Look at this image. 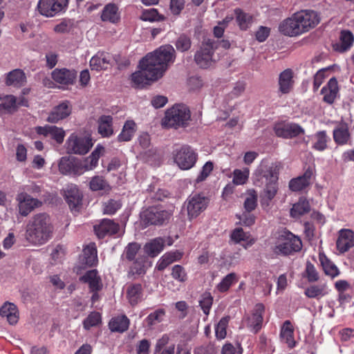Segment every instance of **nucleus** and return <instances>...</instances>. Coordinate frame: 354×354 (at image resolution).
<instances>
[{"mask_svg":"<svg viewBox=\"0 0 354 354\" xmlns=\"http://www.w3.org/2000/svg\"><path fill=\"white\" fill-rule=\"evenodd\" d=\"M175 58L176 53L172 46H161L140 61L139 71L131 75L133 82L137 86H143L158 80L174 62Z\"/></svg>","mask_w":354,"mask_h":354,"instance_id":"1","label":"nucleus"},{"mask_svg":"<svg viewBox=\"0 0 354 354\" xmlns=\"http://www.w3.org/2000/svg\"><path fill=\"white\" fill-rule=\"evenodd\" d=\"M54 225L50 215L37 213L28 221L25 232L26 241L34 245H42L53 237Z\"/></svg>","mask_w":354,"mask_h":354,"instance_id":"2","label":"nucleus"},{"mask_svg":"<svg viewBox=\"0 0 354 354\" xmlns=\"http://www.w3.org/2000/svg\"><path fill=\"white\" fill-rule=\"evenodd\" d=\"M280 169L281 165L279 163L263 160L254 173V185L263 187V196L270 201L277 193Z\"/></svg>","mask_w":354,"mask_h":354,"instance_id":"3","label":"nucleus"},{"mask_svg":"<svg viewBox=\"0 0 354 354\" xmlns=\"http://www.w3.org/2000/svg\"><path fill=\"white\" fill-rule=\"evenodd\" d=\"M191 120V113L184 104H175L165 112L162 125L166 128L185 127Z\"/></svg>","mask_w":354,"mask_h":354,"instance_id":"4","label":"nucleus"},{"mask_svg":"<svg viewBox=\"0 0 354 354\" xmlns=\"http://www.w3.org/2000/svg\"><path fill=\"white\" fill-rule=\"evenodd\" d=\"M301 248V239L292 233L285 231L279 236L273 251L279 255H288L299 251Z\"/></svg>","mask_w":354,"mask_h":354,"instance_id":"5","label":"nucleus"},{"mask_svg":"<svg viewBox=\"0 0 354 354\" xmlns=\"http://www.w3.org/2000/svg\"><path fill=\"white\" fill-rule=\"evenodd\" d=\"M65 145L68 153L84 155L91 149L93 142L89 136L73 133L68 136Z\"/></svg>","mask_w":354,"mask_h":354,"instance_id":"6","label":"nucleus"},{"mask_svg":"<svg viewBox=\"0 0 354 354\" xmlns=\"http://www.w3.org/2000/svg\"><path fill=\"white\" fill-rule=\"evenodd\" d=\"M68 5V0H39L37 10L41 15L51 18L65 12Z\"/></svg>","mask_w":354,"mask_h":354,"instance_id":"7","label":"nucleus"},{"mask_svg":"<svg viewBox=\"0 0 354 354\" xmlns=\"http://www.w3.org/2000/svg\"><path fill=\"white\" fill-rule=\"evenodd\" d=\"M209 203L207 198L202 194L189 196L185 203L189 220L196 218L207 208Z\"/></svg>","mask_w":354,"mask_h":354,"instance_id":"8","label":"nucleus"},{"mask_svg":"<svg viewBox=\"0 0 354 354\" xmlns=\"http://www.w3.org/2000/svg\"><path fill=\"white\" fill-rule=\"evenodd\" d=\"M15 199L19 214L22 216H27L35 209L42 205L41 201L25 192H19Z\"/></svg>","mask_w":354,"mask_h":354,"instance_id":"9","label":"nucleus"},{"mask_svg":"<svg viewBox=\"0 0 354 354\" xmlns=\"http://www.w3.org/2000/svg\"><path fill=\"white\" fill-rule=\"evenodd\" d=\"M171 213L160 207H151L144 211L141 218L145 225H162L171 216Z\"/></svg>","mask_w":354,"mask_h":354,"instance_id":"10","label":"nucleus"},{"mask_svg":"<svg viewBox=\"0 0 354 354\" xmlns=\"http://www.w3.org/2000/svg\"><path fill=\"white\" fill-rule=\"evenodd\" d=\"M196 158V154L191 147L183 146L176 151L174 161L181 169L187 170L194 167Z\"/></svg>","mask_w":354,"mask_h":354,"instance_id":"11","label":"nucleus"},{"mask_svg":"<svg viewBox=\"0 0 354 354\" xmlns=\"http://www.w3.org/2000/svg\"><path fill=\"white\" fill-rule=\"evenodd\" d=\"M275 134L283 138H292L304 133V129L298 124L279 122L274 127Z\"/></svg>","mask_w":354,"mask_h":354,"instance_id":"12","label":"nucleus"},{"mask_svg":"<svg viewBox=\"0 0 354 354\" xmlns=\"http://www.w3.org/2000/svg\"><path fill=\"white\" fill-rule=\"evenodd\" d=\"M301 26L296 13H295L291 17L283 20L280 24L279 29L284 35L296 37L304 33Z\"/></svg>","mask_w":354,"mask_h":354,"instance_id":"13","label":"nucleus"},{"mask_svg":"<svg viewBox=\"0 0 354 354\" xmlns=\"http://www.w3.org/2000/svg\"><path fill=\"white\" fill-rule=\"evenodd\" d=\"M65 199L68 204L72 212H79L82 200V194L77 185H68L64 189Z\"/></svg>","mask_w":354,"mask_h":354,"instance_id":"14","label":"nucleus"},{"mask_svg":"<svg viewBox=\"0 0 354 354\" xmlns=\"http://www.w3.org/2000/svg\"><path fill=\"white\" fill-rule=\"evenodd\" d=\"M296 15L304 33L315 28L320 21L319 16L313 10H301L296 12Z\"/></svg>","mask_w":354,"mask_h":354,"instance_id":"15","label":"nucleus"},{"mask_svg":"<svg viewBox=\"0 0 354 354\" xmlns=\"http://www.w3.org/2000/svg\"><path fill=\"white\" fill-rule=\"evenodd\" d=\"M337 250L343 254L354 247V232L350 229H342L338 232L336 241Z\"/></svg>","mask_w":354,"mask_h":354,"instance_id":"16","label":"nucleus"},{"mask_svg":"<svg viewBox=\"0 0 354 354\" xmlns=\"http://www.w3.org/2000/svg\"><path fill=\"white\" fill-rule=\"evenodd\" d=\"M35 131L39 135H42L45 137L50 136L58 144L63 142L66 135L65 131L62 128L53 125L36 127Z\"/></svg>","mask_w":354,"mask_h":354,"instance_id":"17","label":"nucleus"},{"mask_svg":"<svg viewBox=\"0 0 354 354\" xmlns=\"http://www.w3.org/2000/svg\"><path fill=\"white\" fill-rule=\"evenodd\" d=\"M265 311V307L262 304L255 305L252 313L247 319V326L251 331L257 333L262 326L263 314Z\"/></svg>","mask_w":354,"mask_h":354,"instance_id":"18","label":"nucleus"},{"mask_svg":"<svg viewBox=\"0 0 354 354\" xmlns=\"http://www.w3.org/2000/svg\"><path fill=\"white\" fill-rule=\"evenodd\" d=\"M113 58L112 55L105 52H98L90 60L91 70L97 71L106 70L112 65Z\"/></svg>","mask_w":354,"mask_h":354,"instance_id":"19","label":"nucleus"},{"mask_svg":"<svg viewBox=\"0 0 354 354\" xmlns=\"http://www.w3.org/2000/svg\"><path fill=\"white\" fill-rule=\"evenodd\" d=\"M51 76L53 80L57 83L68 85L73 84L77 73L75 70H69L65 68H56L52 72Z\"/></svg>","mask_w":354,"mask_h":354,"instance_id":"20","label":"nucleus"},{"mask_svg":"<svg viewBox=\"0 0 354 354\" xmlns=\"http://www.w3.org/2000/svg\"><path fill=\"white\" fill-rule=\"evenodd\" d=\"M338 93V83L335 77L330 78L327 84L321 91V93L323 95V101L328 104H332L335 102Z\"/></svg>","mask_w":354,"mask_h":354,"instance_id":"21","label":"nucleus"},{"mask_svg":"<svg viewBox=\"0 0 354 354\" xmlns=\"http://www.w3.org/2000/svg\"><path fill=\"white\" fill-rule=\"evenodd\" d=\"M71 113V108L68 102H63L55 106L49 114L47 121L56 123L68 117Z\"/></svg>","mask_w":354,"mask_h":354,"instance_id":"22","label":"nucleus"},{"mask_svg":"<svg viewBox=\"0 0 354 354\" xmlns=\"http://www.w3.org/2000/svg\"><path fill=\"white\" fill-rule=\"evenodd\" d=\"M294 84L293 71L291 69H286L279 74V91L281 93H289L293 88Z\"/></svg>","mask_w":354,"mask_h":354,"instance_id":"23","label":"nucleus"},{"mask_svg":"<svg viewBox=\"0 0 354 354\" xmlns=\"http://www.w3.org/2000/svg\"><path fill=\"white\" fill-rule=\"evenodd\" d=\"M95 232L100 239L106 235L115 234L119 230V225L110 219H104L98 225L94 227Z\"/></svg>","mask_w":354,"mask_h":354,"instance_id":"24","label":"nucleus"},{"mask_svg":"<svg viewBox=\"0 0 354 354\" xmlns=\"http://www.w3.org/2000/svg\"><path fill=\"white\" fill-rule=\"evenodd\" d=\"M333 136L335 142L339 145L348 144L351 139V136L346 123L339 124L333 131Z\"/></svg>","mask_w":354,"mask_h":354,"instance_id":"25","label":"nucleus"},{"mask_svg":"<svg viewBox=\"0 0 354 354\" xmlns=\"http://www.w3.org/2000/svg\"><path fill=\"white\" fill-rule=\"evenodd\" d=\"M80 280L88 283L91 292H98L102 288V282L96 270L86 272Z\"/></svg>","mask_w":354,"mask_h":354,"instance_id":"26","label":"nucleus"},{"mask_svg":"<svg viewBox=\"0 0 354 354\" xmlns=\"http://www.w3.org/2000/svg\"><path fill=\"white\" fill-rule=\"evenodd\" d=\"M101 19L105 22L117 24L120 19L118 6L113 3L106 5L102 11Z\"/></svg>","mask_w":354,"mask_h":354,"instance_id":"27","label":"nucleus"},{"mask_svg":"<svg viewBox=\"0 0 354 354\" xmlns=\"http://www.w3.org/2000/svg\"><path fill=\"white\" fill-rule=\"evenodd\" d=\"M313 176V171L307 169L305 173L297 178L292 179L289 183V187L293 192H299L310 185V178Z\"/></svg>","mask_w":354,"mask_h":354,"instance_id":"28","label":"nucleus"},{"mask_svg":"<svg viewBox=\"0 0 354 354\" xmlns=\"http://www.w3.org/2000/svg\"><path fill=\"white\" fill-rule=\"evenodd\" d=\"M0 316L6 317L11 325L17 324L19 320L17 306L12 303L5 302L0 308Z\"/></svg>","mask_w":354,"mask_h":354,"instance_id":"29","label":"nucleus"},{"mask_svg":"<svg viewBox=\"0 0 354 354\" xmlns=\"http://www.w3.org/2000/svg\"><path fill=\"white\" fill-rule=\"evenodd\" d=\"M17 107V99L14 95H0V116L13 113Z\"/></svg>","mask_w":354,"mask_h":354,"instance_id":"30","label":"nucleus"},{"mask_svg":"<svg viewBox=\"0 0 354 354\" xmlns=\"http://www.w3.org/2000/svg\"><path fill=\"white\" fill-rule=\"evenodd\" d=\"M328 292L329 288L326 283L311 285L307 287L304 291V294L307 297L317 299L327 295Z\"/></svg>","mask_w":354,"mask_h":354,"instance_id":"31","label":"nucleus"},{"mask_svg":"<svg viewBox=\"0 0 354 354\" xmlns=\"http://www.w3.org/2000/svg\"><path fill=\"white\" fill-rule=\"evenodd\" d=\"M183 254V253L179 250L171 251L165 253L158 260L156 265L157 269L160 271L165 270L172 263L179 261L182 258Z\"/></svg>","mask_w":354,"mask_h":354,"instance_id":"32","label":"nucleus"},{"mask_svg":"<svg viewBox=\"0 0 354 354\" xmlns=\"http://www.w3.org/2000/svg\"><path fill=\"white\" fill-rule=\"evenodd\" d=\"M104 147L102 145L98 144L91 154L82 160L86 165V170L91 171L94 169L98 165L100 158L104 155Z\"/></svg>","mask_w":354,"mask_h":354,"instance_id":"33","label":"nucleus"},{"mask_svg":"<svg viewBox=\"0 0 354 354\" xmlns=\"http://www.w3.org/2000/svg\"><path fill=\"white\" fill-rule=\"evenodd\" d=\"M26 82V76L21 69H15L6 75L5 83L7 86L19 87Z\"/></svg>","mask_w":354,"mask_h":354,"instance_id":"34","label":"nucleus"},{"mask_svg":"<svg viewBox=\"0 0 354 354\" xmlns=\"http://www.w3.org/2000/svg\"><path fill=\"white\" fill-rule=\"evenodd\" d=\"M280 337L282 342L288 344L290 348L295 346L294 339V328L289 320H286L281 326Z\"/></svg>","mask_w":354,"mask_h":354,"instance_id":"35","label":"nucleus"},{"mask_svg":"<svg viewBox=\"0 0 354 354\" xmlns=\"http://www.w3.org/2000/svg\"><path fill=\"white\" fill-rule=\"evenodd\" d=\"M130 321L125 315H120L113 317L109 323V327L112 332L124 333L129 326Z\"/></svg>","mask_w":354,"mask_h":354,"instance_id":"36","label":"nucleus"},{"mask_svg":"<svg viewBox=\"0 0 354 354\" xmlns=\"http://www.w3.org/2000/svg\"><path fill=\"white\" fill-rule=\"evenodd\" d=\"M236 22L241 30H247L253 24V17L249 14L243 12L239 8H236L234 11Z\"/></svg>","mask_w":354,"mask_h":354,"instance_id":"37","label":"nucleus"},{"mask_svg":"<svg viewBox=\"0 0 354 354\" xmlns=\"http://www.w3.org/2000/svg\"><path fill=\"white\" fill-rule=\"evenodd\" d=\"M98 133L104 138L113 134V118L110 115H102L98 120Z\"/></svg>","mask_w":354,"mask_h":354,"instance_id":"38","label":"nucleus"},{"mask_svg":"<svg viewBox=\"0 0 354 354\" xmlns=\"http://www.w3.org/2000/svg\"><path fill=\"white\" fill-rule=\"evenodd\" d=\"M89 188L93 192H102L104 194L109 193L111 189L109 183L102 176L92 177L89 182Z\"/></svg>","mask_w":354,"mask_h":354,"instance_id":"39","label":"nucleus"},{"mask_svg":"<svg viewBox=\"0 0 354 354\" xmlns=\"http://www.w3.org/2000/svg\"><path fill=\"white\" fill-rule=\"evenodd\" d=\"M136 131L137 125L136 122L132 120H127L122 127V131L118 136V140L119 142L130 141Z\"/></svg>","mask_w":354,"mask_h":354,"instance_id":"40","label":"nucleus"},{"mask_svg":"<svg viewBox=\"0 0 354 354\" xmlns=\"http://www.w3.org/2000/svg\"><path fill=\"white\" fill-rule=\"evenodd\" d=\"M319 260L326 275L335 278L340 274L337 267L333 262L328 259L325 254H319Z\"/></svg>","mask_w":354,"mask_h":354,"instance_id":"41","label":"nucleus"},{"mask_svg":"<svg viewBox=\"0 0 354 354\" xmlns=\"http://www.w3.org/2000/svg\"><path fill=\"white\" fill-rule=\"evenodd\" d=\"M83 261L88 266H95L97 262V248L94 243H91L83 250Z\"/></svg>","mask_w":354,"mask_h":354,"instance_id":"42","label":"nucleus"},{"mask_svg":"<svg viewBox=\"0 0 354 354\" xmlns=\"http://www.w3.org/2000/svg\"><path fill=\"white\" fill-rule=\"evenodd\" d=\"M165 241L158 237L151 240L145 246V252L151 257L157 256L164 248Z\"/></svg>","mask_w":354,"mask_h":354,"instance_id":"43","label":"nucleus"},{"mask_svg":"<svg viewBox=\"0 0 354 354\" xmlns=\"http://www.w3.org/2000/svg\"><path fill=\"white\" fill-rule=\"evenodd\" d=\"M309 211L310 205L308 201L304 198H301L297 203L293 205L290 210V215L293 218H299Z\"/></svg>","mask_w":354,"mask_h":354,"instance_id":"44","label":"nucleus"},{"mask_svg":"<svg viewBox=\"0 0 354 354\" xmlns=\"http://www.w3.org/2000/svg\"><path fill=\"white\" fill-rule=\"evenodd\" d=\"M249 176V168L235 169L232 172V183L234 185H244L248 183Z\"/></svg>","mask_w":354,"mask_h":354,"instance_id":"45","label":"nucleus"},{"mask_svg":"<svg viewBox=\"0 0 354 354\" xmlns=\"http://www.w3.org/2000/svg\"><path fill=\"white\" fill-rule=\"evenodd\" d=\"M127 297L131 305H136L142 300V291L140 284H132L127 288Z\"/></svg>","mask_w":354,"mask_h":354,"instance_id":"46","label":"nucleus"},{"mask_svg":"<svg viewBox=\"0 0 354 354\" xmlns=\"http://www.w3.org/2000/svg\"><path fill=\"white\" fill-rule=\"evenodd\" d=\"M339 40V47H337V50L340 52H344L351 48L353 44L354 37L351 32L343 30L341 32Z\"/></svg>","mask_w":354,"mask_h":354,"instance_id":"47","label":"nucleus"},{"mask_svg":"<svg viewBox=\"0 0 354 354\" xmlns=\"http://www.w3.org/2000/svg\"><path fill=\"white\" fill-rule=\"evenodd\" d=\"M165 316V310L159 308L150 313L145 319V322L149 327L156 325L163 321Z\"/></svg>","mask_w":354,"mask_h":354,"instance_id":"48","label":"nucleus"},{"mask_svg":"<svg viewBox=\"0 0 354 354\" xmlns=\"http://www.w3.org/2000/svg\"><path fill=\"white\" fill-rule=\"evenodd\" d=\"M330 138L327 136L326 131H322L315 135L313 148L317 151H322L327 148V142Z\"/></svg>","mask_w":354,"mask_h":354,"instance_id":"49","label":"nucleus"},{"mask_svg":"<svg viewBox=\"0 0 354 354\" xmlns=\"http://www.w3.org/2000/svg\"><path fill=\"white\" fill-rule=\"evenodd\" d=\"M140 19L145 21H164L165 17L158 13L155 8H150L142 11Z\"/></svg>","mask_w":354,"mask_h":354,"instance_id":"50","label":"nucleus"},{"mask_svg":"<svg viewBox=\"0 0 354 354\" xmlns=\"http://www.w3.org/2000/svg\"><path fill=\"white\" fill-rule=\"evenodd\" d=\"M257 193L253 189H250L247 191V196L244 202V207L248 212L254 210L257 205Z\"/></svg>","mask_w":354,"mask_h":354,"instance_id":"51","label":"nucleus"},{"mask_svg":"<svg viewBox=\"0 0 354 354\" xmlns=\"http://www.w3.org/2000/svg\"><path fill=\"white\" fill-rule=\"evenodd\" d=\"M237 280L235 273H230L226 275L217 285L216 288L221 292H226L233 283H235L237 281Z\"/></svg>","mask_w":354,"mask_h":354,"instance_id":"52","label":"nucleus"},{"mask_svg":"<svg viewBox=\"0 0 354 354\" xmlns=\"http://www.w3.org/2000/svg\"><path fill=\"white\" fill-rule=\"evenodd\" d=\"M194 59L196 64L201 68H207L214 62V59L210 54L204 53L199 50L196 52Z\"/></svg>","mask_w":354,"mask_h":354,"instance_id":"53","label":"nucleus"},{"mask_svg":"<svg viewBox=\"0 0 354 354\" xmlns=\"http://www.w3.org/2000/svg\"><path fill=\"white\" fill-rule=\"evenodd\" d=\"M218 48V42L213 39H204L200 48L198 50L204 53H208L213 57L214 50Z\"/></svg>","mask_w":354,"mask_h":354,"instance_id":"54","label":"nucleus"},{"mask_svg":"<svg viewBox=\"0 0 354 354\" xmlns=\"http://www.w3.org/2000/svg\"><path fill=\"white\" fill-rule=\"evenodd\" d=\"M171 275L173 279L180 283L185 282L188 278L185 269L180 265H175L172 267Z\"/></svg>","mask_w":354,"mask_h":354,"instance_id":"55","label":"nucleus"},{"mask_svg":"<svg viewBox=\"0 0 354 354\" xmlns=\"http://www.w3.org/2000/svg\"><path fill=\"white\" fill-rule=\"evenodd\" d=\"M73 167V159L69 157H62L58 162V169L61 174L64 175H71Z\"/></svg>","mask_w":354,"mask_h":354,"instance_id":"56","label":"nucleus"},{"mask_svg":"<svg viewBox=\"0 0 354 354\" xmlns=\"http://www.w3.org/2000/svg\"><path fill=\"white\" fill-rule=\"evenodd\" d=\"M101 322V316L97 312L90 313L83 322V326L86 330L97 326Z\"/></svg>","mask_w":354,"mask_h":354,"instance_id":"57","label":"nucleus"},{"mask_svg":"<svg viewBox=\"0 0 354 354\" xmlns=\"http://www.w3.org/2000/svg\"><path fill=\"white\" fill-rule=\"evenodd\" d=\"M229 317H224L221 319L215 328V334L217 339H223L226 337V328L228 325Z\"/></svg>","mask_w":354,"mask_h":354,"instance_id":"58","label":"nucleus"},{"mask_svg":"<svg viewBox=\"0 0 354 354\" xmlns=\"http://www.w3.org/2000/svg\"><path fill=\"white\" fill-rule=\"evenodd\" d=\"M213 297L209 292H205L201 295L199 304L205 315H208L212 306Z\"/></svg>","mask_w":354,"mask_h":354,"instance_id":"59","label":"nucleus"},{"mask_svg":"<svg viewBox=\"0 0 354 354\" xmlns=\"http://www.w3.org/2000/svg\"><path fill=\"white\" fill-rule=\"evenodd\" d=\"M140 248V246L139 244L131 243L125 248L122 257H124L129 261H134Z\"/></svg>","mask_w":354,"mask_h":354,"instance_id":"60","label":"nucleus"},{"mask_svg":"<svg viewBox=\"0 0 354 354\" xmlns=\"http://www.w3.org/2000/svg\"><path fill=\"white\" fill-rule=\"evenodd\" d=\"M175 45L178 50L185 52L190 48L192 42L188 37L183 35L177 39Z\"/></svg>","mask_w":354,"mask_h":354,"instance_id":"61","label":"nucleus"},{"mask_svg":"<svg viewBox=\"0 0 354 354\" xmlns=\"http://www.w3.org/2000/svg\"><path fill=\"white\" fill-rule=\"evenodd\" d=\"M306 277L309 282H315L318 281L319 277L315 266L310 262H307L306 266Z\"/></svg>","mask_w":354,"mask_h":354,"instance_id":"62","label":"nucleus"},{"mask_svg":"<svg viewBox=\"0 0 354 354\" xmlns=\"http://www.w3.org/2000/svg\"><path fill=\"white\" fill-rule=\"evenodd\" d=\"M214 165L212 162H207L203 167L200 174L197 176L196 181L197 183H200L203 181L207 178V177L210 174L212 171L213 170Z\"/></svg>","mask_w":354,"mask_h":354,"instance_id":"63","label":"nucleus"},{"mask_svg":"<svg viewBox=\"0 0 354 354\" xmlns=\"http://www.w3.org/2000/svg\"><path fill=\"white\" fill-rule=\"evenodd\" d=\"M120 203L115 200H109L104 204L103 212L106 214H113L120 208Z\"/></svg>","mask_w":354,"mask_h":354,"instance_id":"64","label":"nucleus"}]
</instances>
